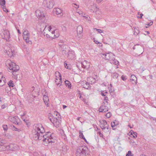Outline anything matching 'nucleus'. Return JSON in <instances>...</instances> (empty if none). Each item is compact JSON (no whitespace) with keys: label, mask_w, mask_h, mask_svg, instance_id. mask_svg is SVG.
I'll list each match as a JSON object with an SVG mask.
<instances>
[{"label":"nucleus","mask_w":156,"mask_h":156,"mask_svg":"<svg viewBox=\"0 0 156 156\" xmlns=\"http://www.w3.org/2000/svg\"><path fill=\"white\" fill-rule=\"evenodd\" d=\"M43 100L45 104L46 105L47 107H49V100L46 92L45 93V94L43 95Z\"/></svg>","instance_id":"9d476101"},{"label":"nucleus","mask_w":156,"mask_h":156,"mask_svg":"<svg viewBox=\"0 0 156 156\" xmlns=\"http://www.w3.org/2000/svg\"><path fill=\"white\" fill-rule=\"evenodd\" d=\"M77 31L78 33L81 34L82 33L83 28L81 25L79 26L77 28Z\"/></svg>","instance_id":"393cba45"},{"label":"nucleus","mask_w":156,"mask_h":156,"mask_svg":"<svg viewBox=\"0 0 156 156\" xmlns=\"http://www.w3.org/2000/svg\"><path fill=\"white\" fill-rule=\"evenodd\" d=\"M0 4L1 6H4L5 5V0H0Z\"/></svg>","instance_id":"c9c22d12"},{"label":"nucleus","mask_w":156,"mask_h":156,"mask_svg":"<svg viewBox=\"0 0 156 156\" xmlns=\"http://www.w3.org/2000/svg\"><path fill=\"white\" fill-rule=\"evenodd\" d=\"M73 6L75 7L76 8H79V5H77L76 4H73Z\"/></svg>","instance_id":"6e6d98bb"},{"label":"nucleus","mask_w":156,"mask_h":156,"mask_svg":"<svg viewBox=\"0 0 156 156\" xmlns=\"http://www.w3.org/2000/svg\"><path fill=\"white\" fill-rule=\"evenodd\" d=\"M118 124V122L115 120V121L112 122L111 123V125L112 127L113 128V129H114L115 128H114V127Z\"/></svg>","instance_id":"a878e982"},{"label":"nucleus","mask_w":156,"mask_h":156,"mask_svg":"<svg viewBox=\"0 0 156 156\" xmlns=\"http://www.w3.org/2000/svg\"><path fill=\"white\" fill-rule=\"evenodd\" d=\"M0 75H1V77H2L1 79H2V80H0V83L1 82H2V80L3 81V82H5V80H4L3 79L4 78H3V76L2 75V74H0Z\"/></svg>","instance_id":"5fc2aeb1"},{"label":"nucleus","mask_w":156,"mask_h":156,"mask_svg":"<svg viewBox=\"0 0 156 156\" xmlns=\"http://www.w3.org/2000/svg\"><path fill=\"white\" fill-rule=\"evenodd\" d=\"M102 0H96L98 3H100L102 1Z\"/></svg>","instance_id":"69168bd1"},{"label":"nucleus","mask_w":156,"mask_h":156,"mask_svg":"<svg viewBox=\"0 0 156 156\" xmlns=\"http://www.w3.org/2000/svg\"><path fill=\"white\" fill-rule=\"evenodd\" d=\"M89 79L93 80L94 81L93 83H94L96 82V81H98V80L99 78L97 76H96L95 77L93 78L92 77H90L89 78Z\"/></svg>","instance_id":"cd10ccee"},{"label":"nucleus","mask_w":156,"mask_h":156,"mask_svg":"<svg viewBox=\"0 0 156 156\" xmlns=\"http://www.w3.org/2000/svg\"><path fill=\"white\" fill-rule=\"evenodd\" d=\"M56 14L57 15H60L61 16H62L63 13L62 9L59 8L56 9Z\"/></svg>","instance_id":"412c9836"},{"label":"nucleus","mask_w":156,"mask_h":156,"mask_svg":"<svg viewBox=\"0 0 156 156\" xmlns=\"http://www.w3.org/2000/svg\"><path fill=\"white\" fill-rule=\"evenodd\" d=\"M104 101H105L106 102H107V101H108V98L107 97H105L104 99Z\"/></svg>","instance_id":"864d4df0"},{"label":"nucleus","mask_w":156,"mask_h":156,"mask_svg":"<svg viewBox=\"0 0 156 156\" xmlns=\"http://www.w3.org/2000/svg\"><path fill=\"white\" fill-rule=\"evenodd\" d=\"M11 89L10 87H6L5 88V92L8 93L11 90Z\"/></svg>","instance_id":"e433bc0d"},{"label":"nucleus","mask_w":156,"mask_h":156,"mask_svg":"<svg viewBox=\"0 0 156 156\" xmlns=\"http://www.w3.org/2000/svg\"><path fill=\"white\" fill-rule=\"evenodd\" d=\"M126 156H133V154H132L131 152V151H129L127 153Z\"/></svg>","instance_id":"58836bf2"},{"label":"nucleus","mask_w":156,"mask_h":156,"mask_svg":"<svg viewBox=\"0 0 156 156\" xmlns=\"http://www.w3.org/2000/svg\"><path fill=\"white\" fill-rule=\"evenodd\" d=\"M84 140V141L87 143L88 144V142L87 141V140L86 139V138H85V137L84 138H83V139Z\"/></svg>","instance_id":"680f3d73"},{"label":"nucleus","mask_w":156,"mask_h":156,"mask_svg":"<svg viewBox=\"0 0 156 156\" xmlns=\"http://www.w3.org/2000/svg\"><path fill=\"white\" fill-rule=\"evenodd\" d=\"M87 148L85 146H81L78 147L76 149V156H86V151Z\"/></svg>","instance_id":"7ed1b4c3"},{"label":"nucleus","mask_w":156,"mask_h":156,"mask_svg":"<svg viewBox=\"0 0 156 156\" xmlns=\"http://www.w3.org/2000/svg\"><path fill=\"white\" fill-rule=\"evenodd\" d=\"M102 55L104 56L106 60H110L111 58L110 57V55L109 53H107L106 54L103 53L102 54Z\"/></svg>","instance_id":"5701e85b"},{"label":"nucleus","mask_w":156,"mask_h":156,"mask_svg":"<svg viewBox=\"0 0 156 156\" xmlns=\"http://www.w3.org/2000/svg\"><path fill=\"white\" fill-rule=\"evenodd\" d=\"M7 104H4L3 105H2L1 106V108L2 109H4L5 108L6 106H7Z\"/></svg>","instance_id":"8fccbe9b"},{"label":"nucleus","mask_w":156,"mask_h":156,"mask_svg":"<svg viewBox=\"0 0 156 156\" xmlns=\"http://www.w3.org/2000/svg\"><path fill=\"white\" fill-rule=\"evenodd\" d=\"M111 63H113V64L116 65L117 66H118L119 65V62L116 59H115V58L114 59H112V60H111Z\"/></svg>","instance_id":"b1692460"},{"label":"nucleus","mask_w":156,"mask_h":156,"mask_svg":"<svg viewBox=\"0 0 156 156\" xmlns=\"http://www.w3.org/2000/svg\"><path fill=\"white\" fill-rule=\"evenodd\" d=\"M7 147L9 150L14 151L18 149V146L16 144H11L8 145Z\"/></svg>","instance_id":"1a4fd4ad"},{"label":"nucleus","mask_w":156,"mask_h":156,"mask_svg":"<svg viewBox=\"0 0 156 156\" xmlns=\"http://www.w3.org/2000/svg\"><path fill=\"white\" fill-rule=\"evenodd\" d=\"M4 49L5 50V52L9 56L12 57L15 54L14 50H12L10 47H7V46H5V47Z\"/></svg>","instance_id":"0eeeda50"},{"label":"nucleus","mask_w":156,"mask_h":156,"mask_svg":"<svg viewBox=\"0 0 156 156\" xmlns=\"http://www.w3.org/2000/svg\"><path fill=\"white\" fill-rule=\"evenodd\" d=\"M59 45L60 47V49L62 51V54L63 55H67V53H69L70 50L69 47L65 44H59Z\"/></svg>","instance_id":"20e7f679"},{"label":"nucleus","mask_w":156,"mask_h":156,"mask_svg":"<svg viewBox=\"0 0 156 156\" xmlns=\"http://www.w3.org/2000/svg\"><path fill=\"white\" fill-rule=\"evenodd\" d=\"M80 136L81 138L83 139V138L85 137L82 133L80 132Z\"/></svg>","instance_id":"49530a36"},{"label":"nucleus","mask_w":156,"mask_h":156,"mask_svg":"<svg viewBox=\"0 0 156 156\" xmlns=\"http://www.w3.org/2000/svg\"><path fill=\"white\" fill-rule=\"evenodd\" d=\"M45 132L44 129L42 124H35L32 131L33 139L36 140H37L43 138V141L45 144L54 142L53 135L49 132H47L45 135L44 134Z\"/></svg>","instance_id":"f257e3e1"},{"label":"nucleus","mask_w":156,"mask_h":156,"mask_svg":"<svg viewBox=\"0 0 156 156\" xmlns=\"http://www.w3.org/2000/svg\"><path fill=\"white\" fill-rule=\"evenodd\" d=\"M140 45L138 44H136L135 45H134V46H133V50H134L136 49V46H138V45Z\"/></svg>","instance_id":"4d7b16f0"},{"label":"nucleus","mask_w":156,"mask_h":156,"mask_svg":"<svg viewBox=\"0 0 156 156\" xmlns=\"http://www.w3.org/2000/svg\"><path fill=\"white\" fill-rule=\"evenodd\" d=\"M112 76L113 78H117L119 76V74L116 73H114L112 74Z\"/></svg>","instance_id":"f704fd0d"},{"label":"nucleus","mask_w":156,"mask_h":156,"mask_svg":"<svg viewBox=\"0 0 156 156\" xmlns=\"http://www.w3.org/2000/svg\"><path fill=\"white\" fill-rule=\"evenodd\" d=\"M46 36L48 38H50V36L48 34H46Z\"/></svg>","instance_id":"052dcab7"},{"label":"nucleus","mask_w":156,"mask_h":156,"mask_svg":"<svg viewBox=\"0 0 156 156\" xmlns=\"http://www.w3.org/2000/svg\"><path fill=\"white\" fill-rule=\"evenodd\" d=\"M67 54L68 55V57L69 59H73L75 57V52L73 50H69Z\"/></svg>","instance_id":"9b49d317"},{"label":"nucleus","mask_w":156,"mask_h":156,"mask_svg":"<svg viewBox=\"0 0 156 156\" xmlns=\"http://www.w3.org/2000/svg\"><path fill=\"white\" fill-rule=\"evenodd\" d=\"M2 7L3 9V11L5 12H8V10L7 9H6L5 5L4 6H2Z\"/></svg>","instance_id":"a19ab883"},{"label":"nucleus","mask_w":156,"mask_h":156,"mask_svg":"<svg viewBox=\"0 0 156 156\" xmlns=\"http://www.w3.org/2000/svg\"><path fill=\"white\" fill-rule=\"evenodd\" d=\"M98 133L99 134V136L101 137H103V134L101 133V131H99L98 132Z\"/></svg>","instance_id":"3c124183"},{"label":"nucleus","mask_w":156,"mask_h":156,"mask_svg":"<svg viewBox=\"0 0 156 156\" xmlns=\"http://www.w3.org/2000/svg\"><path fill=\"white\" fill-rule=\"evenodd\" d=\"M65 84L66 86H68V87L69 89H71V84L70 82L68 80H66L65 82Z\"/></svg>","instance_id":"bb28decb"},{"label":"nucleus","mask_w":156,"mask_h":156,"mask_svg":"<svg viewBox=\"0 0 156 156\" xmlns=\"http://www.w3.org/2000/svg\"><path fill=\"white\" fill-rule=\"evenodd\" d=\"M11 127L13 131H17L18 132H20L21 131V129H20L17 128L14 125L12 126Z\"/></svg>","instance_id":"473e14b6"},{"label":"nucleus","mask_w":156,"mask_h":156,"mask_svg":"<svg viewBox=\"0 0 156 156\" xmlns=\"http://www.w3.org/2000/svg\"><path fill=\"white\" fill-rule=\"evenodd\" d=\"M153 23V21H151L149 23L146 24L145 25V27L146 28H147L149 26H151Z\"/></svg>","instance_id":"4c0bfd02"},{"label":"nucleus","mask_w":156,"mask_h":156,"mask_svg":"<svg viewBox=\"0 0 156 156\" xmlns=\"http://www.w3.org/2000/svg\"><path fill=\"white\" fill-rule=\"evenodd\" d=\"M8 145L4 144L2 142H1L0 144V151L8 150Z\"/></svg>","instance_id":"4468645a"},{"label":"nucleus","mask_w":156,"mask_h":156,"mask_svg":"<svg viewBox=\"0 0 156 156\" xmlns=\"http://www.w3.org/2000/svg\"><path fill=\"white\" fill-rule=\"evenodd\" d=\"M35 14L36 16L39 19H42L44 17L43 11L41 9L37 10L35 11Z\"/></svg>","instance_id":"6e6552de"},{"label":"nucleus","mask_w":156,"mask_h":156,"mask_svg":"<svg viewBox=\"0 0 156 156\" xmlns=\"http://www.w3.org/2000/svg\"><path fill=\"white\" fill-rule=\"evenodd\" d=\"M101 124L100 125L101 128L105 127H108V125L107 124V122L105 120H103L100 122Z\"/></svg>","instance_id":"2eb2a0df"},{"label":"nucleus","mask_w":156,"mask_h":156,"mask_svg":"<svg viewBox=\"0 0 156 156\" xmlns=\"http://www.w3.org/2000/svg\"><path fill=\"white\" fill-rule=\"evenodd\" d=\"M101 128L102 130L106 133H108L109 132V129H110V128H109L108 126Z\"/></svg>","instance_id":"c756f323"},{"label":"nucleus","mask_w":156,"mask_h":156,"mask_svg":"<svg viewBox=\"0 0 156 156\" xmlns=\"http://www.w3.org/2000/svg\"><path fill=\"white\" fill-rule=\"evenodd\" d=\"M66 107H67V106L65 105H63V109L65 108Z\"/></svg>","instance_id":"774afa93"},{"label":"nucleus","mask_w":156,"mask_h":156,"mask_svg":"<svg viewBox=\"0 0 156 156\" xmlns=\"http://www.w3.org/2000/svg\"><path fill=\"white\" fill-rule=\"evenodd\" d=\"M16 117H9V119L11 121H13V122L15 124H18V123L17 121L16 120Z\"/></svg>","instance_id":"4be33fe9"},{"label":"nucleus","mask_w":156,"mask_h":156,"mask_svg":"<svg viewBox=\"0 0 156 156\" xmlns=\"http://www.w3.org/2000/svg\"><path fill=\"white\" fill-rule=\"evenodd\" d=\"M28 35H29V33L28 31L26 29H23V36H28Z\"/></svg>","instance_id":"7c9ffc66"},{"label":"nucleus","mask_w":156,"mask_h":156,"mask_svg":"<svg viewBox=\"0 0 156 156\" xmlns=\"http://www.w3.org/2000/svg\"><path fill=\"white\" fill-rule=\"evenodd\" d=\"M52 119L53 120L52 121H53L52 123L53 124H55L56 123V127H58L59 126V121L58 119H57L56 118H55L54 117H52Z\"/></svg>","instance_id":"a211bd4d"},{"label":"nucleus","mask_w":156,"mask_h":156,"mask_svg":"<svg viewBox=\"0 0 156 156\" xmlns=\"http://www.w3.org/2000/svg\"><path fill=\"white\" fill-rule=\"evenodd\" d=\"M107 92L105 90V91H102L101 92V94L102 96H105L106 95L105 94H107Z\"/></svg>","instance_id":"a18cd8bd"},{"label":"nucleus","mask_w":156,"mask_h":156,"mask_svg":"<svg viewBox=\"0 0 156 156\" xmlns=\"http://www.w3.org/2000/svg\"><path fill=\"white\" fill-rule=\"evenodd\" d=\"M93 40H94V41L95 42V43L97 44L100 43L98 41L95 40V38H93Z\"/></svg>","instance_id":"603ef678"},{"label":"nucleus","mask_w":156,"mask_h":156,"mask_svg":"<svg viewBox=\"0 0 156 156\" xmlns=\"http://www.w3.org/2000/svg\"><path fill=\"white\" fill-rule=\"evenodd\" d=\"M90 87L89 83L86 82L85 84H84L83 87L85 89H88Z\"/></svg>","instance_id":"c85d7f7f"},{"label":"nucleus","mask_w":156,"mask_h":156,"mask_svg":"<svg viewBox=\"0 0 156 156\" xmlns=\"http://www.w3.org/2000/svg\"><path fill=\"white\" fill-rule=\"evenodd\" d=\"M108 108L107 106L102 105L100 106L99 109V112H106L108 111Z\"/></svg>","instance_id":"ddd939ff"},{"label":"nucleus","mask_w":156,"mask_h":156,"mask_svg":"<svg viewBox=\"0 0 156 156\" xmlns=\"http://www.w3.org/2000/svg\"><path fill=\"white\" fill-rule=\"evenodd\" d=\"M44 3L46 5V7L49 9H52L55 4L54 0H45Z\"/></svg>","instance_id":"423d86ee"},{"label":"nucleus","mask_w":156,"mask_h":156,"mask_svg":"<svg viewBox=\"0 0 156 156\" xmlns=\"http://www.w3.org/2000/svg\"><path fill=\"white\" fill-rule=\"evenodd\" d=\"M7 64L8 65V67L9 70L12 71L11 72L12 73V74L14 76H17L18 74L17 73V72L20 68L19 66L9 60L7 61Z\"/></svg>","instance_id":"f03ea898"},{"label":"nucleus","mask_w":156,"mask_h":156,"mask_svg":"<svg viewBox=\"0 0 156 156\" xmlns=\"http://www.w3.org/2000/svg\"><path fill=\"white\" fill-rule=\"evenodd\" d=\"M129 133H130L131 135V136L134 138H136L137 136V133L136 132H134L132 130L130 131Z\"/></svg>","instance_id":"aec40b11"},{"label":"nucleus","mask_w":156,"mask_h":156,"mask_svg":"<svg viewBox=\"0 0 156 156\" xmlns=\"http://www.w3.org/2000/svg\"><path fill=\"white\" fill-rule=\"evenodd\" d=\"M17 31H18V33L20 34H21V33L20 32V30H19V29H18L17 30Z\"/></svg>","instance_id":"338daca9"},{"label":"nucleus","mask_w":156,"mask_h":156,"mask_svg":"<svg viewBox=\"0 0 156 156\" xmlns=\"http://www.w3.org/2000/svg\"><path fill=\"white\" fill-rule=\"evenodd\" d=\"M59 73V82L57 83L56 80H58V79L57 78H56V80H55V82L56 83L57 86H60L61 85L62 83V78H61V74H60L59 73Z\"/></svg>","instance_id":"6ab92c4d"},{"label":"nucleus","mask_w":156,"mask_h":156,"mask_svg":"<svg viewBox=\"0 0 156 156\" xmlns=\"http://www.w3.org/2000/svg\"><path fill=\"white\" fill-rule=\"evenodd\" d=\"M139 33L140 31L138 28L137 27L134 28V35H137Z\"/></svg>","instance_id":"72a5a7b5"},{"label":"nucleus","mask_w":156,"mask_h":156,"mask_svg":"<svg viewBox=\"0 0 156 156\" xmlns=\"http://www.w3.org/2000/svg\"><path fill=\"white\" fill-rule=\"evenodd\" d=\"M137 78L136 76L134 75H132L130 77V81L133 84H136Z\"/></svg>","instance_id":"dca6fc26"},{"label":"nucleus","mask_w":156,"mask_h":156,"mask_svg":"<svg viewBox=\"0 0 156 156\" xmlns=\"http://www.w3.org/2000/svg\"><path fill=\"white\" fill-rule=\"evenodd\" d=\"M144 47H141V48H140V49H143V52H142V53H141V54H142V53H143V52H144Z\"/></svg>","instance_id":"e2e57ef3"},{"label":"nucleus","mask_w":156,"mask_h":156,"mask_svg":"<svg viewBox=\"0 0 156 156\" xmlns=\"http://www.w3.org/2000/svg\"><path fill=\"white\" fill-rule=\"evenodd\" d=\"M121 78L123 80L125 81L127 79L126 76L122 75L121 77Z\"/></svg>","instance_id":"c03bdc74"},{"label":"nucleus","mask_w":156,"mask_h":156,"mask_svg":"<svg viewBox=\"0 0 156 156\" xmlns=\"http://www.w3.org/2000/svg\"><path fill=\"white\" fill-rule=\"evenodd\" d=\"M23 39L25 41L27 44H31L32 42L31 41L29 40V35H28V36H23Z\"/></svg>","instance_id":"f3484780"},{"label":"nucleus","mask_w":156,"mask_h":156,"mask_svg":"<svg viewBox=\"0 0 156 156\" xmlns=\"http://www.w3.org/2000/svg\"><path fill=\"white\" fill-rule=\"evenodd\" d=\"M105 116L107 117V118H109L111 116V113L110 112H108L107 113L106 115Z\"/></svg>","instance_id":"09e8293b"},{"label":"nucleus","mask_w":156,"mask_h":156,"mask_svg":"<svg viewBox=\"0 0 156 156\" xmlns=\"http://www.w3.org/2000/svg\"><path fill=\"white\" fill-rule=\"evenodd\" d=\"M67 147L66 146H64L62 147V150L65 152H66L67 151Z\"/></svg>","instance_id":"37998d69"},{"label":"nucleus","mask_w":156,"mask_h":156,"mask_svg":"<svg viewBox=\"0 0 156 156\" xmlns=\"http://www.w3.org/2000/svg\"><path fill=\"white\" fill-rule=\"evenodd\" d=\"M66 62L65 61L64 62V66L65 67V68H66V66L68 65V64L66 63Z\"/></svg>","instance_id":"bf43d9fd"},{"label":"nucleus","mask_w":156,"mask_h":156,"mask_svg":"<svg viewBox=\"0 0 156 156\" xmlns=\"http://www.w3.org/2000/svg\"><path fill=\"white\" fill-rule=\"evenodd\" d=\"M80 64L82 67L83 69H88L90 66L89 63L87 62V61L86 60L81 62Z\"/></svg>","instance_id":"f8f14e48"},{"label":"nucleus","mask_w":156,"mask_h":156,"mask_svg":"<svg viewBox=\"0 0 156 156\" xmlns=\"http://www.w3.org/2000/svg\"><path fill=\"white\" fill-rule=\"evenodd\" d=\"M151 118L153 119V120L156 121V118L153 117H151Z\"/></svg>","instance_id":"0e129e2a"},{"label":"nucleus","mask_w":156,"mask_h":156,"mask_svg":"<svg viewBox=\"0 0 156 156\" xmlns=\"http://www.w3.org/2000/svg\"><path fill=\"white\" fill-rule=\"evenodd\" d=\"M94 30H96L97 32L99 33H103V30H101L100 29H97L96 28H94Z\"/></svg>","instance_id":"79ce46f5"},{"label":"nucleus","mask_w":156,"mask_h":156,"mask_svg":"<svg viewBox=\"0 0 156 156\" xmlns=\"http://www.w3.org/2000/svg\"><path fill=\"white\" fill-rule=\"evenodd\" d=\"M1 35L3 39H5L7 41H9L10 37V33L7 30H4L3 32L1 33Z\"/></svg>","instance_id":"39448f33"},{"label":"nucleus","mask_w":156,"mask_h":156,"mask_svg":"<svg viewBox=\"0 0 156 156\" xmlns=\"http://www.w3.org/2000/svg\"><path fill=\"white\" fill-rule=\"evenodd\" d=\"M65 68L69 69H71L72 68V66L71 65L68 64Z\"/></svg>","instance_id":"de8ad7c7"},{"label":"nucleus","mask_w":156,"mask_h":156,"mask_svg":"<svg viewBox=\"0 0 156 156\" xmlns=\"http://www.w3.org/2000/svg\"><path fill=\"white\" fill-rule=\"evenodd\" d=\"M8 87L10 88L11 87H13L14 86V85L13 83V81L12 80H10L8 83Z\"/></svg>","instance_id":"2f4dec72"},{"label":"nucleus","mask_w":156,"mask_h":156,"mask_svg":"<svg viewBox=\"0 0 156 156\" xmlns=\"http://www.w3.org/2000/svg\"><path fill=\"white\" fill-rule=\"evenodd\" d=\"M2 127L5 131H7L8 129V127L7 125H3L2 126Z\"/></svg>","instance_id":"ea45409f"},{"label":"nucleus","mask_w":156,"mask_h":156,"mask_svg":"<svg viewBox=\"0 0 156 156\" xmlns=\"http://www.w3.org/2000/svg\"><path fill=\"white\" fill-rule=\"evenodd\" d=\"M143 15L142 13H141L140 14V16H138V17L139 18H141Z\"/></svg>","instance_id":"13d9d810"}]
</instances>
